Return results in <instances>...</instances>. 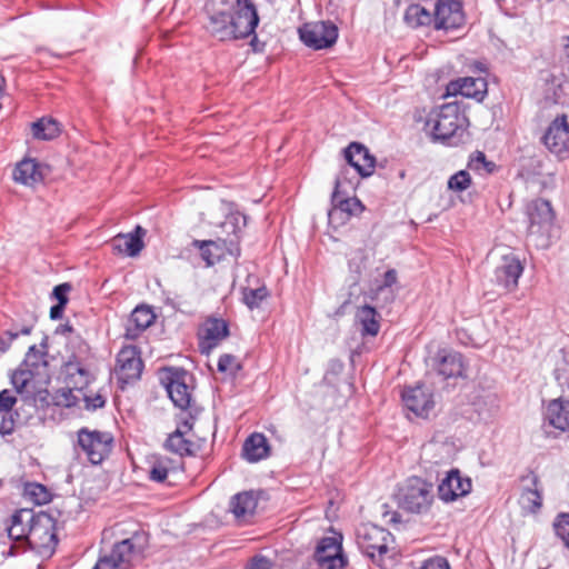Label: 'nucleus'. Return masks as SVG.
Masks as SVG:
<instances>
[{"instance_id":"12","label":"nucleus","mask_w":569,"mask_h":569,"mask_svg":"<svg viewBox=\"0 0 569 569\" xmlns=\"http://www.w3.org/2000/svg\"><path fill=\"white\" fill-rule=\"evenodd\" d=\"M143 363L136 347H123L117 357L116 373L122 383L140 378Z\"/></svg>"},{"instance_id":"40","label":"nucleus","mask_w":569,"mask_h":569,"mask_svg":"<svg viewBox=\"0 0 569 569\" xmlns=\"http://www.w3.org/2000/svg\"><path fill=\"white\" fill-rule=\"evenodd\" d=\"M468 168L478 172L492 173L496 170V164L487 160L483 152L476 151L470 156Z\"/></svg>"},{"instance_id":"14","label":"nucleus","mask_w":569,"mask_h":569,"mask_svg":"<svg viewBox=\"0 0 569 569\" xmlns=\"http://www.w3.org/2000/svg\"><path fill=\"white\" fill-rule=\"evenodd\" d=\"M188 379L189 376L184 370H169L163 379L168 396L174 406L180 409L188 408L191 401V393L187 383Z\"/></svg>"},{"instance_id":"30","label":"nucleus","mask_w":569,"mask_h":569,"mask_svg":"<svg viewBox=\"0 0 569 569\" xmlns=\"http://www.w3.org/2000/svg\"><path fill=\"white\" fill-rule=\"evenodd\" d=\"M33 519V510L32 509H20L16 511L11 517V525L8 527V536L12 540H22L26 539L28 541V529Z\"/></svg>"},{"instance_id":"6","label":"nucleus","mask_w":569,"mask_h":569,"mask_svg":"<svg viewBox=\"0 0 569 569\" xmlns=\"http://www.w3.org/2000/svg\"><path fill=\"white\" fill-rule=\"evenodd\" d=\"M343 174L345 171L341 172V176L337 177L335 182V190L331 198L332 208L328 213L331 223L343 224L351 217H358L365 210V206L358 198L345 197Z\"/></svg>"},{"instance_id":"15","label":"nucleus","mask_w":569,"mask_h":569,"mask_svg":"<svg viewBox=\"0 0 569 569\" xmlns=\"http://www.w3.org/2000/svg\"><path fill=\"white\" fill-rule=\"evenodd\" d=\"M134 552L132 539H124L114 545L110 555L100 557L92 569H129Z\"/></svg>"},{"instance_id":"41","label":"nucleus","mask_w":569,"mask_h":569,"mask_svg":"<svg viewBox=\"0 0 569 569\" xmlns=\"http://www.w3.org/2000/svg\"><path fill=\"white\" fill-rule=\"evenodd\" d=\"M471 184V177L468 171L460 170L448 180V188L452 191L461 192L467 190Z\"/></svg>"},{"instance_id":"19","label":"nucleus","mask_w":569,"mask_h":569,"mask_svg":"<svg viewBox=\"0 0 569 569\" xmlns=\"http://www.w3.org/2000/svg\"><path fill=\"white\" fill-rule=\"evenodd\" d=\"M435 26L437 29H455L462 24L463 13L460 2L439 1L435 7Z\"/></svg>"},{"instance_id":"29","label":"nucleus","mask_w":569,"mask_h":569,"mask_svg":"<svg viewBox=\"0 0 569 569\" xmlns=\"http://www.w3.org/2000/svg\"><path fill=\"white\" fill-rule=\"evenodd\" d=\"M258 505V499L251 491H244L234 495L229 503V510L238 521H247L253 516Z\"/></svg>"},{"instance_id":"31","label":"nucleus","mask_w":569,"mask_h":569,"mask_svg":"<svg viewBox=\"0 0 569 569\" xmlns=\"http://www.w3.org/2000/svg\"><path fill=\"white\" fill-rule=\"evenodd\" d=\"M190 429L191 426L186 421L181 427L169 435L164 448L179 456L192 455L193 443L184 437L186 431Z\"/></svg>"},{"instance_id":"34","label":"nucleus","mask_w":569,"mask_h":569,"mask_svg":"<svg viewBox=\"0 0 569 569\" xmlns=\"http://www.w3.org/2000/svg\"><path fill=\"white\" fill-rule=\"evenodd\" d=\"M171 459L162 456H152L148 460L149 479L156 482H164L171 470Z\"/></svg>"},{"instance_id":"47","label":"nucleus","mask_w":569,"mask_h":569,"mask_svg":"<svg viewBox=\"0 0 569 569\" xmlns=\"http://www.w3.org/2000/svg\"><path fill=\"white\" fill-rule=\"evenodd\" d=\"M17 402L16 397L10 390H2L0 392V413L9 412L14 403Z\"/></svg>"},{"instance_id":"35","label":"nucleus","mask_w":569,"mask_h":569,"mask_svg":"<svg viewBox=\"0 0 569 569\" xmlns=\"http://www.w3.org/2000/svg\"><path fill=\"white\" fill-rule=\"evenodd\" d=\"M531 486L532 487L523 489L519 503L523 510L528 512H536L541 507L542 501L536 478L531 479Z\"/></svg>"},{"instance_id":"22","label":"nucleus","mask_w":569,"mask_h":569,"mask_svg":"<svg viewBox=\"0 0 569 569\" xmlns=\"http://www.w3.org/2000/svg\"><path fill=\"white\" fill-rule=\"evenodd\" d=\"M345 158L347 162L353 167L361 177H369L372 174L376 159L362 144L356 142L351 143L345 150Z\"/></svg>"},{"instance_id":"44","label":"nucleus","mask_w":569,"mask_h":569,"mask_svg":"<svg viewBox=\"0 0 569 569\" xmlns=\"http://www.w3.org/2000/svg\"><path fill=\"white\" fill-rule=\"evenodd\" d=\"M555 530L557 536L569 548V513L558 516L555 522Z\"/></svg>"},{"instance_id":"54","label":"nucleus","mask_w":569,"mask_h":569,"mask_svg":"<svg viewBox=\"0 0 569 569\" xmlns=\"http://www.w3.org/2000/svg\"><path fill=\"white\" fill-rule=\"evenodd\" d=\"M64 306L63 305H56L51 307L50 309V317L51 319H60L62 317Z\"/></svg>"},{"instance_id":"16","label":"nucleus","mask_w":569,"mask_h":569,"mask_svg":"<svg viewBox=\"0 0 569 569\" xmlns=\"http://www.w3.org/2000/svg\"><path fill=\"white\" fill-rule=\"evenodd\" d=\"M471 490L470 478H463L458 469L447 473L438 487L439 498L446 502L468 495Z\"/></svg>"},{"instance_id":"9","label":"nucleus","mask_w":569,"mask_h":569,"mask_svg":"<svg viewBox=\"0 0 569 569\" xmlns=\"http://www.w3.org/2000/svg\"><path fill=\"white\" fill-rule=\"evenodd\" d=\"M542 142L550 153L563 160L569 158V123L566 114L557 116L548 126Z\"/></svg>"},{"instance_id":"37","label":"nucleus","mask_w":569,"mask_h":569,"mask_svg":"<svg viewBox=\"0 0 569 569\" xmlns=\"http://www.w3.org/2000/svg\"><path fill=\"white\" fill-rule=\"evenodd\" d=\"M451 448L449 445L430 442L422 449V455L426 460L439 465L446 463L450 460Z\"/></svg>"},{"instance_id":"33","label":"nucleus","mask_w":569,"mask_h":569,"mask_svg":"<svg viewBox=\"0 0 569 569\" xmlns=\"http://www.w3.org/2000/svg\"><path fill=\"white\" fill-rule=\"evenodd\" d=\"M378 313L375 308L365 305L358 308L356 313V321L361 326L362 336H377L380 329L379 321L377 319Z\"/></svg>"},{"instance_id":"10","label":"nucleus","mask_w":569,"mask_h":569,"mask_svg":"<svg viewBox=\"0 0 569 569\" xmlns=\"http://www.w3.org/2000/svg\"><path fill=\"white\" fill-rule=\"evenodd\" d=\"M54 529V519L49 513L33 512V519L28 529V543L37 549L52 548L57 542Z\"/></svg>"},{"instance_id":"7","label":"nucleus","mask_w":569,"mask_h":569,"mask_svg":"<svg viewBox=\"0 0 569 569\" xmlns=\"http://www.w3.org/2000/svg\"><path fill=\"white\" fill-rule=\"evenodd\" d=\"M113 438L108 432L81 428L78 431V446L92 465L101 463L110 453Z\"/></svg>"},{"instance_id":"48","label":"nucleus","mask_w":569,"mask_h":569,"mask_svg":"<svg viewBox=\"0 0 569 569\" xmlns=\"http://www.w3.org/2000/svg\"><path fill=\"white\" fill-rule=\"evenodd\" d=\"M27 493L34 498L37 503H44L48 501V493L41 485H30L27 487Z\"/></svg>"},{"instance_id":"43","label":"nucleus","mask_w":569,"mask_h":569,"mask_svg":"<svg viewBox=\"0 0 569 569\" xmlns=\"http://www.w3.org/2000/svg\"><path fill=\"white\" fill-rule=\"evenodd\" d=\"M240 369V363L232 355L226 353L219 358L218 370L229 375L236 373Z\"/></svg>"},{"instance_id":"46","label":"nucleus","mask_w":569,"mask_h":569,"mask_svg":"<svg viewBox=\"0 0 569 569\" xmlns=\"http://www.w3.org/2000/svg\"><path fill=\"white\" fill-rule=\"evenodd\" d=\"M31 332V327L30 326H24L20 331H12V330H9L4 333L6 337H2L0 338V351L1 352H6L11 342L17 339L19 337V335H30Z\"/></svg>"},{"instance_id":"24","label":"nucleus","mask_w":569,"mask_h":569,"mask_svg":"<svg viewBox=\"0 0 569 569\" xmlns=\"http://www.w3.org/2000/svg\"><path fill=\"white\" fill-rule=\"evenodd\" d=\"M43 179V166L34 159L21 160L13 170V180L27 187L33 188L41 183Z\"/></svg>"},{"instance_id":"52","label":"nucleus","mask_w":569,"mask_h":569,"mask_svg":"<svg viewBox=\"0 0 569 569\" xmlns=\"http://www.w3.org/2000/svg\"><path fill=\"white\" fill-rule=\"evenodd\" d=\"M247 569H271V562L266 557H254Z\"/></svg>"},{"instance_id":"39","label":"nucleus","mask_w":569,"mask_h":569,"mask_svg":"<svg viewBox=\"0 0 569 569\" xmlns=\"http://www.w3.org/2000/svg\"><path fill=\"white\" fill-rule=\"evenodd\" d=\"M269 292L264 286L259 288H244L243 302L250 308H259L261 302L268 297Z\"/></svg>"},{"instance_id":"38","label":"nucleus","mask_w":569,"mask_h":569,"mask_svg":"<svg viewBox=\"0 0 569 569\" xmlns=\"http://www.w3.org/2000/svg\"><path fill=\"white\" fill-rule=\"evenodd\" d=\"M405 21L412 28L427 26L432 21L431 13L428 9L420 4H411L405 12Z\"/></svg>"},{"instance_id":"17","label":"nucleus","mask_w":569,"mask_h":569,"mask_svg":"<svg viewBox=\"0 0 569 569\" xmlns=\"http://www.w3.org/2000/svg\"><path fill=\"white\" fill-rule=\"evenodd\" d=\"M402 400L405 406L419 417H428L435 407L432 393L421 385L405 389Z\"/></svg>"},{"instance_id":"53","label":"nucleus","mask_w":569,"mask_h":569,"mask_svg":"<svg viewBox=\"0 0 569 569\" xmlns=\"http://www.w3.org/2000/svg\"><path fill=\"white\" fill-rule=\"evenodd\" d=\"M397 282V272L393 269L388 270L383 276V282L378 287V290L393 286Z\"/></svg>"},{"instance_id":"1","label":"nucleus","mask_w":569,"mask_h":569,"mask_svg":"<svg viewBox=\"0 0 569 569\" xmlns=\"http://www.w3.org/2000/svg\"><path fill=\"white\" fill-rule=\"evenodd\" d=\"M208 12L207 30L220 41L247 38L259 22L256 8L249 0H212Z\"/></svg>"},{"instance_id":"20","label":"nucleus","mask_w":569,"mask_h":569,"mask_svg":"<svg viewBox=\"0 0 569 569\" xmlns=\"http://www.w3.org/2000/svg\"><path fill=\"white\" fill-rule=\"evenodd\" d=\"M487 93V81L483 78H460L448 83L446 96L461 94L481 101Z\"/></svg>"},{"instance_id":"8","label":"nucleus","mask_w":569,"mask_h":569,"mask_svg":"<svg viewBox=\"0 0 569 569\" xmlns=\"http://www.w3.org/2000/svg\"><path fill=\"white\" fill-rule=\"evenodd\" d=\"M301 41L315 50L333 46L338 38V28L331 21H315L299 28Z\"/></svg>"},{"instance_id":"25","label":"nucleus","mask_w":569,"mask_h":569,"mask_svg":"<svg viewBox=\"0 0 569 569\" xmlns=\"http://www.w3.org/2000/svg\"><path fill=\"white\" fill-rule=\"evenodd\" d=\"M154 319L156 316L151 308L146 306L137 307L127 321L124 337L130 340L137 339L141 332L153 323Z\"/></svg>"},{"instance_id":"11","label":"nucleus","mask_w":569,"mask_h":569,"mask_svg":"<svg viewBox=\"0 0 569 569\" xmlns=\"http://www.w3.org/2000/svg\"><path fill=\"white\" fill-rule=\"evenodd\" d=\"M315 560L321 569H341L347 560L342 555L341 536L333 535L319 540Z\"/></svg>"},{"instance_id":"26","label":"nucleus","mask_w":569,"mask_h":569,"mask_svg":"<svg viewBox=\"0 0 569 569\" xmlns=\"http://www.w3.org/2000/svg\"><path fill=\"white\" fill-rule=\"evenodd\" d=\"M569 403L565 405L560 399L550 401L545 412V427L566 432L569 431Z\"/></svg>"},{"instance_id":"49","label":"nucleus","mask_w":569,"mask_h":569,"mask_svg":"<svg viewBox=\"0 0 569 569\" xmlns=\"http://www.w3.org/2000/svg\"><path fill=\"white\" fill-rule=\"evenodd\" d=\"M421 569H450L446 558L437 556L426 560Z\"/></svg>"},{"instance_id":"51","label":"nucleus","mask_w":569,"mask_h":569,"mask_svg":"<svg viewBox=\"0 0 569 569\" xmlns=\"http://www.w3.org/2000/svg\"><path fill=\"white\" fill-rule=\"evenodd\" d=\"M216 246V242L214 241H204L202 242V244L200 246V250H201V257L203 258V260L209 264H213L216 262V260L219 259V256H213L210 248L211 247H214Z\"/></svg>"},{"instance_id":"2","label":"nucleus","mask_w":569,"mask_h":569,"mask_svg":"<svg viewBox=\"0 0 569 569\" xmlns=\"http://www.w3.org/2000/svg\"><path fill=\"white\" fill-rule=\"evenodd\" d=\"M465 118L461 117L456 104L448 103L431 113L427 120V128L435 140L450 142L463 132Z\"/></svg>"},{"instance_id":"36","label":"nucleus","mask_w":569,"mask_h":569,"mask_svg":"<svg viewBox=\"0 0 569 569\" xmlns=\"http://www.w3.org/2000/svg\"><path fill=\"white\" fill-rule=\"evenodd\" d=\"M33 137L41 140H51L60 133L59 123L50 118H42L31 126Z\"/></svg>"},{"instance_id":"45","label":"nucleus","mask_w":569,"mask_h":569,"mask_svg":"<svg viewBox=\"0 0 569 569\" xmlns=\"http://www.w3.org/2000/svg\"><path fill=\"white\" fill-rule=\"evenodd\" d=\"M242 220L243 224H246V217L240 213H232L226 218V221L222 223V228L231 227L233 238L227 240L230 244H234L238 241L237 232L240 230L239 223Z\"/></svg>"},{"instance_id":"55","label":"nucleus","mask_w":569,"mask_h":569,"mask_svg":"<svg viewBox=\"0 0 569 569\" xmlns=\"http://www.w3.org/2000/svg\"><path fill=\"white\" fill-rule=\"evenodd\" d=\"M64 331H71V328L70 327H66Z\"/></svg>"},{"instance_id":"27","label":"nucleus","mask_w":569,"mask_h":569,"mask_svg":"<svg viewBox=\"0 0 569 569\" xmlns=\"http://www.w3.org/2000/svg\"><path fill=\"white\" fill-rule=\"evenodd\" d=\"M64 370L68 389L61 392H77L90 388L92 376L80 363L69 361L66 363Z\"/></svg>"},{"instance_id":"3","label":"nucleus","mask_w":569,"mask_h":569,"mask_svg":"<svg viewBox=\"0 0 569 569\" xmlns=\"http://www.w3.org/2000/svg\"><path fill=\"white\" fill-rule=\"evenodd\" d=\"M359 549L379 566H385V558L390 552L391 535L386 529L372 523H361L356 530Z\"/></svg>"},{"instance_id":"18","label":"nucleus","mask_w":569,"mask_h":569,"mask_svg":"<svg viewBox=\"0 0 569 569\" xmlns=\"http://www.w3.org/2000/svg\"><path fill=\"white\" fill-rule=\"evenodd\" d=\"M59 403L66 407H79L93 411L104 406L106 398L90 387L87 390L77 392H61L59 395Z\"/></svg>"},{"instance_id":"28","label":"nucleus","mask_w":569,"mask_h":569,"mask_svg":"<svg viewBox=\"0 0 569 569\" xmlns=\"http://www.w3.org/2000/svg\"><path fill=\"white\" fill-rule=\"evenodd\" d=\"M146 231L138 226L134 233L118 234L112 239V248L120 254L137 256L143 248L142 236Z\"/></svg>"},{"instance_id":"13","label":"nucleus","mask_w":569,"mask_h":569,"mask_svg":"<svg viewBox=\"0 0 569 569\" xmlns=\"http://www.w3.org/2000/svg\"><path fill=\"white\" fill-rule=\"evenodd\" d=\"M523 272V264L512 252L502 254L495 269V280L507 290H513Z\"/></svg>"},{"instance_id":"32","label":"nucleus","mask_w":569,"mask_h":569,"mask_svg":"<svg viewBox=\"0 0 569 569\" xmlns=\"http://www.w3.org/2000/svg\"><path fill=\"white\" fill-rule=\"evenodd\" d=\"M269 455V446L262 433L251 435L243 445V456L250 462H257L267 458Z\"/></svg>"},{"instance_id":"4","label":"nucleus","mask_w":569,"mask_h":569,"mask_svg":"<svg viewBox=\"0 0 569 569\" xmlns=\"http://www.w3.org/2000/svg\"><path fill=\"white\" fill-rule=\"evenodd\" d=\"M527 217L528 239L537 247H547L555 218L550 203L543 199L532 200L527 206Z\"/></svg>"},{"instance_id":"21","label":"nucleus","mask_w":569,"mask_h":569,"mask_svg":"<svg viewBox=\"0 0 569 569\" xmlns=\"http://www.w3.org/2000/svg\"><path fill=\"white\" fill-rule=\"evenodd\" d=\"M433 366L445 379L465 377L466 365L459 352L440 350L435 358Z\"/></svg>"},{"instance_id":"23","label":"nucleus","mask_w":569,"mask_h":569,"mask_svg":"<svg viewBox=\"0 0 569 569\" xmlns=\"http://www.w3.org/2000/svg\"><path fill=\"white\" fill-rule=\"evenodd\" d=\"M199 336L202 352L209 353L228 336V326L221 319H209L203 323Z\"/></svg>"},{"instance_id":"5","label":"nucleus","mask_w":569,"mask_h":569,"mask_svg":"<svg viewBox=\"0 0 569 569\" xmlns=\"http://www.w3.org/2000/svg\"><path fill=\"white\" fill-rule=\"evenodd\" d=\"M432 497V486L413 477L399 490L398 503L408 512L421 513L430 508Z\"/></svg>"},{"instance_id":"50","label":"nucleus","mask_w":569,"mask_h":569,"mask_svg":"<svg viewBox=\"0 0 569 569\" xmlns=\"http://www.w3.org/2000/svg\"><path fill=\"white\" fill-rule=\"evenodd\" d=\"M71 286L69 283H61L59 286H56L52 296L58 300L59 305L66 306L68 302L67 295L70 292Z\"/></svg>"},{"instance_id":"42","label":"nucleus","mask_w":569,"mask_h":569,"mask_svg":"<svg viewBox=\"0 0 569 569\" xmlns=\"http://www.w3.org/2000/svg\"><path fill=\"white\" fill-rule=\"evenodd\" d=\"M32 379L30 370L21 369L13 372L11 382L14 386L17 392L22 393L27 390L28 385Z\"/></svg>"}]
</instances>
